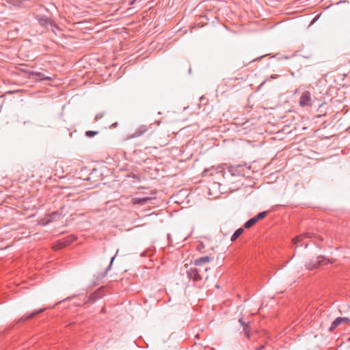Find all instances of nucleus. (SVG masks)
Returning a JSON list of instances; mask_svg holds the SVG:
<instances>
[{"label": "nucleus", "instance_id": "39448f33", "mask_svg": "<svg viewBox=\"0 0 350 350\" xmlns=\"http://www.w3.org/2000/svg\"><path fill=\"white\" fill-rule=\"evenodd\" d=\"M188 277L191 279L193 282H200L202 280V278L200 275L199 271L196 268H191L187 271Z\"/></svg>", "mask_w": 350, "mask_h": 350}, {"label": "nucleus", "instance_id": "20e7f679", "mask_svg": "<svg viewBox=\"0 0 350 350\" xmlns=\"http://www.w3.org/2000/svg\"><path fill=\"white\" fill-rule=\"evenodd\" d=\"M152 124L150 125H140L139 126L135 131L131 135V138H136L142 136L145 133H146L148 131L152 129Z\"/></svg>", "mask_w": 350, "mask_h": 350}, {"label": "nucleus", "instance_id": "a211bd4d", "mask_svg": "<svg viewBox=\"0 0 350 350\" xmlns=\"http://www.w3.org/2000/svg\"><path fill=\"white\" fill-rule=\"evenodd\" d=\"M116 256H114L113 257H112L111 260V264L113 262L114 258H115Z\"/></svg>", "mask_w": 350, "mask_h": 350}, {"label": "nucleus", "instance_id": "f3484780", "mask_svg": "<svg viewBox=\"0 0 350 350\" xmlns=\"http://www.w3.org/2000/svg\"><path fill=\"white\" fill-rule=\"evenodd\" d=\"M340 318V320L341 321V323H349L350 320L349 319H348L347 317H339Z\"/></svg>", "mask_w": 350, "mask_h": 350}, {"label": "nucleus", "instance_id": "2eb2a0df", "mask_svg": "<svg viewBox=\"0 0 350 350\" xmlns=\"http://www.w3.org/2000/svg\"><path fill=\"white\" fill-rule=\"evenodd\" d=\"M98 133L97 131H88L85 133V135L88 137H92Z\"/></svg>", "mask_w": 350, "mask_h": 350}, {"label": "nucleus", "instance_id": "4468645a", "mask_svg": "<svg viewBox=\"0 0 350 350\" xmlns=\"http://www.w3.org/2000/svg\"><path fill=\"white\" fill-rule=\"evenodd\" d=\"M266 215H267V212L264 211V212L259 213L256 216H255L254 217L255 218L256 221H258V220L263 219L266 216Z\"/></svg>", "mask_w": 350, "mask_h": 350}, {"label": "nucleus", "instance_id": "0eeeda50", "mask_svg": "<svg viewBox=\"0 0 350 350\" xmlns=\"http://www.w3.org/2000/svg\"><path fill=\"white\" fill-rule=\"evenodd\" d=\"M73 237H68L64 240H61L57 243V244L55 245V249H59L62 248L69 244H70L74 241Z\"/></svg>", "mask_w": 350, "mask_h": 350}, {"label": "nucleus", "instance_id": "f257e3e1", "mask_svg": "<svg viewBox=\"0 0 350 350\" xmlns=\"http://www.w3.org/2000/svg\"><path fill=\"white\" fill-rule=\"evenodd\" d=\"M314 237H315V234L313 233H311V232L303 233V234H301L295 237V238H293L292 240V243L293 245H295V249H297V247H299V246H301V245H304V248H307L308 246V244L307 243H302L301 242L306 239H313Z\"/></svg>", "mask_w": 350, "mask_h": 350}, {"label": "nucleus", "instance_id": "423d86ee", "mask_svg": "<svg viewBox=\"0 0 350 350\" xmlns=\"http://www.w3.org/2000/svg\"><path fill=\"white\" fill-rule=\"evenodd\" d=\"M28 74L30 77H34V79L36 80H40V81H43V80L50 81V80H51V77H45L42 73H41L40 72L30 71L28 72Z\"/></svg>", "mask_w": 350, "mask_h": 350}, {"label": "nucleus", "instance_id": "9b49d317", "mask_svg": "<svg viewBox=\"0 0 350 350\" xmlns=\"http://www.w3.org/2000/svg\"><path fill=\"white\" fill-rule=\"evenodd\" d=\"M243 232V229L240 228L239 229H237L234 232V234H232V236L231 237V241H235L237 240V239L238 237H239L242 233Z\"/></svg>", "mask_w": 350, "mask_h": 350}, {"label": "nucleus", "instance_id": "dca6fc26", "mask_svg": "<svg viewBox=\"0 0 350 350\" xmlns=\"http://www.w3.org/2000/svg\"><path fill=\"white\" fill-rule=\"evenodd\" d=\"M239 323H241V324L244 327V331H245V334H247V338H250L249 333H248V332L247 331L246 327H245L247 326V325H245V323L243 322V319H240L239 320Z\"/></svg>", "mask_w": 350, "mask_h": 350}, {"label": "nucleus", "instance_id": "9d476101", "mask_svg": "<svg viewBox=\"0 0 350 350\" xmlns=\"http://www.w3.org/2000/svg\"><path fill=\"white\" fill-rule=\"evenodd\" d=\"M45 309L44 308H42V309H40V310H38L36 312H33L32 313H31L30 314H28V315H23L22 317H21V320L22 321H25V320H27V319H29L31 318H33L35 315H36L37 314H40L42 312H43Z\"/></svg>", "mask_w": 350, "mask_h": 350}, {"label": "nucleus", "instance_id": "1a4fd4ad", "mask_svg": "<svg viewBox=\"0 0 350 350\" xmlns=\"http://www.w3.org/2000/svg\"><path fill=\"white\" fill-rule=\"evenodd\" d=\"M211 261V258L208 256L200 257L195 260L196 265H201L203 263H206Z\"/></svg>", "mask_w": 350, "mask_h": 350}, {"label": "nucleus", "instance_id": "ddd939ff", "mask_svg": "<svg viewBox=\"0 0 350 350\" xmlns=\"http://www.w3.org/2000/svg\"><path fill=\"white\" fill-rule=\"evenodd\" d=\"M256 221L254 217L250 219L247 221H246L244 224V227L245 228H249L252 227Z\"/></svg>", "mask_w": 350, "mask_h": 350}, {"label": "nucleus", "instance_id": "f03ea898", "mask_svg": "<svg viewBox=\"0 0 350 350\" xmlns=\"http://www.w3.org/2000/svg\"><path fill=\"white\" fill-rule=\"evenodd\" d=\"M329 263H332V262H331L329 259L324 258L323 256H319L314 262H310L307 263L306 268L309 270H312Z\"/></svg>", "mask_w": 350, "mask_h": 350}, {"label": "nucleus", "instance_id": "f8f14e48", "mask_svg": "<svg viewBox=\"0 0 350 350\" xmlns=\"http://www.w3.org/2000/svg\"><path fill=\"white\" fill-rule=\"evenodd\" d=\"M340 324L341 321L340 320V318L338 317L332 323L331 326L329 327V330L330 332L334 331Z\"/></svg>", "mask_w": 350, "mask_h": 350}, {"label": "nucleus", "instance_id": "6e6552de", "mask_svg": "<svg viewBox=\"0 0 350 350\" xmlns=\"http://www.w3.org/2000/svg\"><path fill=\"white\" fill-rule=\"evenodd\" d=\"M151 198L149 197H144V198H135L132 200L133 203L134 204H144L146 202L150 200Z\"/></svg>", "mask_w": 350, "mask_h": 350}, {"label": "nucleus", "instance_id": "7ed1b4c3", "mask_svg": "<svg viewBox=\"0 0 350 350\" xmlns=\"http://www.w3.org/2000/svg\"><path fill=\"white\" fill-rule=\"evenodd\" d=\"M299 105L301 107H309L312 105L311 94L308 91H304L300 97Z\"/></svg>", "mask_w": 350, "mask_h": 350}]
</instances>
